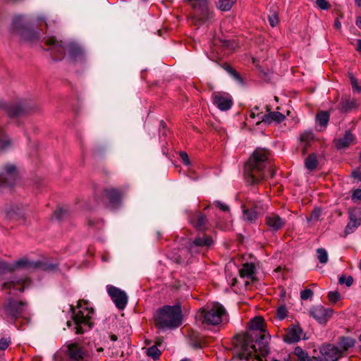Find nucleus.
<instances>
[{"instance_id": "f257e3e1", "label": "nucleus", "mask_w": 361, "mask_h": 361, "mask_svg": "<svg viewBox=\"0 0 361 361\" xmlns=\"http://www.w3.org/2000/svg\"><path fill=\"white\" fill-rule=\"evenodd\" d=\"M268 341L264 319L255 317L250 321V329L235 337V356L245 361H262L269 353Z\"/></svg>"}, {"instance_id": "f03ea898", "label": "nucleus", "mask_w": 361, "mask_h": 361, "mask_svg": "<svg viewBox=\"0 0 361 361\" xmlns=\"http://www.w3.org/2000/svg\"><path fill=\"white\" fill-rule=\"evenodd\" d=\"M271 153L266 149H256L245 164V176L250 184L273 178L276 170L271 163Z\"/></svg>"}, {"instance_id": "7ed1b4c3", "label": "nucleus", "mask_w": 361, "mask_h": 361, "mask_svg": "<svg viewBox=\"0 0 361 361\" xmlns=\"http://www.w3.org/2000/svg\"><path fill=\"white\" fill-rule=\"evenodd\" d=\"M87 305V301L79 300L76 307L73 305L71 306L72 321H68L67 326L70 328L73 326V330L75 334H82L93 326L91 319L94 310Z\"/></svg>"}, {"instance_id": "20e7f679", "label": "nucleus", "mask_w": 361, "mask_h": 361, "mask_svg": "<svg viewBox=\"0 0 361 361\" xmlns=\"http://www.w3.org/2000/svg\"><path fill=\"white\" fill-rule=\"evenodd\" d=\"M182 309L180 305H165L159 308L154 315V322L159 329H175L182 324Z\"/></svg>"}, {"instance_id": "39448f33", "label": "nucleus", "mask_w": 361, "mask_h": 361, "mask_svg": "<svg viewBox=\"0 0 361 361\" xmlns=\"http://www.w3.org/2000/svg\"><path fill=\"white\" fill-rule=\"evenodd\" d=\"M44 44L51 51V56L53 60L59 61L63 59L66 49L72 59H76L82 56V51L78 46L71 44L66 47L62 41H58L54 37H51L44 41Z\"/></svg>"}, {"instance_id": "423d86ee", "label": "nucleus", "mask_w": 361, "mask_h": 361, "mask_svg": "<svg viewBox=\"0 0 361 361\" xmlns=\"http://www.w3.org/2000/svg\"><path fill=\"white\" fill-rule=\"evenodd\" d=\"M225 314V308L221 305L215 303L200 309L195 318L204 326H216L221 323L222 316Z\"/></svg>"}, {"instance_id": "0eeeda50", "label": "nucleus", "mask_w": 361, "mask_h": 361, "mask_svg": "<svg viewBox=\"0 0 361 361\" xmlns=\"http://www.w3.org/2000/svg\"><path fill=\"white\" fill-rule=\"evenodd\" d=\"M27 305L26 302L8 298L0 308L1 317L7 322L15 324L18 319L23 317Z\"/></svg>"}, {"instance_id": "6e6552de", "label": "nucleus", "mask_w": 361, "mask_h": 361, "mask_svg": "<svg viewBox=\"0 0 361 361\" xmlns=\"http://www.w3.org/2000/svg\"><path fill=\"white\" fill-rule=\"evenodd\" d=\"M192 8V19L196 25H202L212 20L214 17L208 0H185Z\"/></svg>"}, {"instance_id": "1a4fd4ad", "label": "nucleus", "mask_w": 361, "mask_h": 361, "mask_svg": "<svg viewBox=\"0 0 361 361\" xmlns=\"http://www.w3.org/2000/svg\"><path fill=\"white\" fill-rule=\"evenodd\" d=\"M122 192L114 188H105L102 191L95 192V199L99 204L109 203L112 207L118 205L121 200Z\"/></svg>"}, {"instance_id": "9d476101", "label": "nucleus", "mask_w": 361, "mask_h": 361, "mask_svg": "<svg viewBox=\"0 0 361 361\" xmlns=\"http://www.w3.org/2000/svg\"><path fill=\"white\" fill-rule=\"evenodd\" d=\"M13 32L25 41L32 42L39 38V33L22 25V17L16 16L13 20Z\"/></svg>"}, {"instance_id": "9b49d317", "label": "nucleus", "mask_w": 361, "mask_h": 361, "mask_svg": "<svg viewBox=\"0 0 361 361\" xmlns=\"http://www.w3.org/2000/svg\"><path fill=\"white\" fill-rule=\"evenodd\" d=\"M66 361H85L87 356L86 349L78 343H71L64 345Z\"/></svg>"}, {"instance_id": "f8f14e48", "label": "nucleus", "mask_w": 361, "mask_h": 361, "mask_svg": "<svg viewBox=\"0 0 361 361\" xmlns=\"http://www.w3.org/2000/svg\"><path fill=\"white\" fill-rule=\"evenodd\" d=\"M18 178V172L15 165L6 164L0 173V189L5 187H12Z\"/></svg>"}, {"instance_id": "ddd939ff", "label": "nucleus", "mask_w": 361, "mask_h": 361, "mask_svg": "<svg viewBox=\"0 0 361 361\" xmlns=\"http://www.w3.org/2000/svg\"><path fill=\"white\" fill-rule=\"evenodd\" d=\"M214 244L212 238L207 234L198 235L189 244L188 250L191 254H199Z\"/></svg>"}, {"instance_id": "4468645a", "label": "nucleus", "mask_w": 361, "mask_h": 361, "mask_svg": "<svg viewBox=\"0 0 361 361\" xmlns=\"http://www.w3.org/2000/svg\"><path fill=\"white\" fill-rule=\"evenodd\" d=\"M107 293L118 310H123L128 302V295L121 289L111 285L106 286Z\"/></svg>"}, {"instance_id": "2eb2a0df", "label": "nucleus", "mask_w": 361, "mask_h": 361, "mask_svg": "<svg viewBox=\"0 0 361 361\" xmlns=\"http://www.w3.org/2000/svg\"><path fill=\"white\" fill-rule=\"evenodd\" d=\"M349 222L345 228V236L353 233L361 225V209L357 207L348 211Z\"/></svg>"}, {"instance_id": "dca6fc26", "label": "nucleus", "mask_w": 361, "mask_h": 361, "mask_svg": "<svg viewBox=\"0 0 361 361\" xmlns=\"http://www.w3.org/2000/svg\"><path fill=\"white\" fill-rule=\"evenodd\" d=\"M212 100L215 106L221 111H228L233 106L231 96L226 92H216L212 94Z\"/></svg>"}, {"instance_id": "f3484780", "label": "nucleus", "mask_w": 361, "mask_h": 361, "mask_svg": "<svg viewBox=\"0 0 361 361\" xmlns=\"http://www.w3.org/2000/svg\"><path fill=\"white\" fill-rule=\"evenodd\" d=\"M333 313V309L326 308L322 305L314 306L310 310V314L319 324H326Z\"/></svg>"}, {"instance_id": "a211bd4d", "label": "nucleus", "mask_w": 361, "mask_h": 361, "mask_svg": "<svg viewBox=\"0 0 361 361\" xmlns=\"http://www.w3.org/2000/svg\"><path fill=\"white\" fill-rule=\"evenodd\" d=\"M320 351L326 361H337L343 356V351L332 344L324 345Z\"/></svg>"}, {"instance_id": "6ab92c4d", "label": "nucleus", "mask_w": 361, "mask_h": 361, "mask_svg": "<svg viewBox=\"0 0 361 361\" xmlns=\"http://www.w3.org/2000/svg\"><path fill=\"white\" fill-rule=\"evenodd\" d=\"M30 279L27 277L13 278L9 281L5 282L2 284L1 287L3 290L7 289H15L20 292H23L25 288L30 284Z\"/></svg>"}, {"instance_id": "aec40b11", "label": "nucleus", "mask_w": 361, "mask_h": 361, "mask_svg": "<svg viewBox=\"0 0 361 361\" xmlns=\"http://www.w3.org/2000/svg\"><path fill=\"white\" fill-rule=\"evenodd\" d=\"M189 221L197 231H205L209 228V221L207 216L199 212L191 214Z\"/></svg>"}, {"instance_id": "412c9836", "label": "nucleus", "mask_w": 361, "mask_h": 361, "mask_svg": "<svg viewBox=\"0 0 361 361\" xmlns=\"http://www.w3.org/2000/svg\"><path fill=\"white\" fill-rule=\"evenodd\" d=\"M264 222L269 229L274 232L281 229L286 224V221L274 213H271L266 216Z\"/></svg>"}, {"instance_id": "4be33fe9", "label": "nucleus", "mask_w": 361, "mask_h": 361, "mask_svg": "<svg viewBox=\"0 0 361 361\" xmlns=\"http://www.w3.org/2000/svg\"><path fill=\"white\" fill-rule=\"evenodd\" d=\"M302 333V330L298 325H292L288 328L283 341L288 343H296L300 340Z\"/></svg>"}, {"instance_id": "5701e85b", "label": "nucleus", "mask_w": 361, "mask_h": 361, "mask_svg": "<svg viewBox=\"0 0 361 361\" xmlns=\"http://www.w3.org/2000/svg\"><path fill=\"white\" fill-rule=\"evenodd\" d=\"M268 114H264L261 116V120L257 122V125H259L261 123L270 124L272 121L281 123L285 119V116L279 111H270V109L267 106Z\"/></svg>"}, {"instance_id": "b1692460", "label": "nucleus", "mask_w": 361, "mask_h": 361, "mask_svg": "<svg viewBox=\"0 0 361 361\" xmlns=\"http://www.w3.org/2000/svg\"><path fill=\"white\" fill-rule=\"evenodd\" d=\"M30 111V109L27 105L20 103L11 105L6 109L8 115L12 118L24 115Z\"/></svg>"}, {"instance_id": "393cba45", "label": "nucleus", "mask_w": 361, "mask_h": 361, "mask_svg": "<svg viewBox=\"0 0 361 361\" xmlns=\"http://www.w3.org/2000/svg\"><path fill=\"white\" fill-rule=\"evenodd\" d=\"M357 106L358 105L355 99L342 97L338 105V109L343 113H348L353 109H356Z\"/></svg>"}, {"instance_id": "a878e982", "label": "nucleus", "mask_w": 361, "mask_h": 361, "mask_svg": "<svg viewBox=\"0 0 361 361\" xmlns=\"http://www.w3.org/2000/svg\"><path fill=\"white\" fill-rule=\"evenodd\" d=\"M256 267L253 263H244L242 268L239 270L240 276L242 278H249L254 281Z\"/></svg>"}, {"instance_id": "bb28decb", "label": "nucleus", "mask_w": 361, "mask_h": 361, "mask_svg": "<svg viewBox=\"0 0 361 361\" xmlns=\"http://www.w3.org/2000/svg\"><path fill=\"white\" fill-rule=\"evenodd\" d=\"M354 135L349 131L345 132L344 136L336 142L337 149H341L348 147L353 141Z\"/></svg>"}, {"instance_id": "cd10ccee", "label": "nucleus", "mask_w": 361, "mask_h": 361, "mask_svg": "<svg viewBox=\"0 0 361 361\" xmlns=\"http://www.w3.org/2000/svg\"><path fill=\"white\" fill-rule=\"evenodd\" d=\"M300 140L302 143H304L302 154H305L307 147L314 140V135L312 131H305L300 134Z\"/></svg>"}, {"instance_id": "c85d7f7f", "label": "nucleus", "mask_w": 361, "mask_h": 361, "mask_svg": "<svg viewBox=\"0 0 361 361\" xmlns=\"http://www.w3.org/2000/svg\"><path fill=\"white\" fill-rule=\"evenodd\" d=\"M355 340L350 337L342 336L339 338L338 345L339 349L343 351V355L349 348L355 345Z\"/></svg>"}, {"instance_id": "c756f323", "label": "nucleus", "mask_w": 361, "mask_h": 361, "mask_svg": "<svg viewBox=\"0 0 361 361\" xmlns=\"http://www.w3.org/2000/svg\"><path fill=\"white\" fill-rule=\"evenodd\" d=\"M243 219L250 223L255 222L258 216V212L246 208V205H243Z\"/></svg>"}, {"instance_id": "7c9ffc66", "label": "nucleus", "mask_w": 361, "mask_h": 361, "mask_svg": "<svg viewBox=\"0 0 361 361\" xmlns=\"http://www.w3.org/2000/svg\"><path fill=\"white\" fill-rule=\"evenodd\" d=\"M330 115L327 111H320L316 115V121L322 127L326 128L329 121Z\"/></svg>"}, {"instance_id": "2f4dec72", "label": "nucleus", "mask_w": 361, "mask_h": 361, "mask_svg": "<svg viewBox=\"0 0 361 361\" xmlns=\"http://www.w3.org/2000/svg\"><path fill=\"white\" fill-rule=\"evenodd\" d=\"M317 164L318 161L315 154H310L305 160V167L311 171L317 168Z\"/></svg>"}, {"instance_id": "473e14b6", "label": "nucleus", "mask_w": 361, "mask_h": 361, "mask_svg": "<svg viewBox=\"0 0 361 361\" xmlns=\"http://www.w3.org/2000/svg\"><path fill=\"white\" fill-rule=\"evenodd\" d=\"M8 266L11 267V270H6V272H13V271H14L18 268L31 267L32 264H31V262H30L27 260V259L22 258V259H20L17 260L13 264H8Z\"/></svg>"}, {"instance_id": "72a5a7b5", "label": "nucleus", "mask_w": 361, "mask_h": 361, "mask_svg": "<svg viewBox=\"0 0 361 361\" xmlns=\"http://www.w3.org/2000/svg\"><path fill=\"white\" fill-rule=\"evenodd\" d=\"M190 345L194 348H202L207 345V341L203 337L195 336L194 338H191Z\"/></svg>"}, {"instance_id": "f704fd0d", "label": "nucleus", "mask_w": 361, "mask_h": 361, "mask_svg": "<svg viewBox=\"0 0 361 361\" xmlns=\"http://www.w3.org/2000/svg\"><path fill=\"white\" fill-rule=\"evenodd\" d=\"M293 353L298 357L299 361H312L307 353L299 346L294 349Z\"/></svg>"}, {"instance_id": "c9c22d12", "label": "nucleus", "mask_w": 361, "mask_h": 361, "mask_svg": "<svg viewBox=\"0 0 361 361\" xmlns=\"http://www.w3.org/2000/svg\"><path fill=\"white\" fill-rule=\"evenodd\" d=\"M236 1L237 0H219L217 3V7L221 11H227L231 10Z\"/></svg>"}, {"instance_id": "e433bc0d", "label": "nucleus", "mask_w": 361, "mask_h": 361, "mask_svg": "<svg viewBox=\"0 0 361 361\" xmlns=\"http://www.w3.org/2000/svg\"><path fill=\"white\" fill-rule=\"evenodd\" d=\"M146 354L148 357H152L153 360H157L159 358L161 352V350L157 348V345H152L149 347L147 351Z\"/></svg>"}, {"instance_id": "4c0bfd02", "label": "nucleus", "mask_w": 361, "mask_h": 361, "mask_svg": "<svg viewBox=\"0 0 361 361\" xmlns=\"http://www.w3.org/2000/svg\"><path fill=\"white\" fill-rule=\"evenodd\" d=\"M224 69L239 83H243V80L238 72L228 64H226Z\"/></svg>"}, {"instance_id": "58836bf2", "label": "nucleus", "mask_w": 361, "mask_h": 361, "mask_svg": "<svg viewBox=\"0 0 361 361\" xmlns=\"http://www.w3.org/2000/svg\"><path fill=\"white\" fill-rule=\"evenodd\" d=\"M260 202L258 201L255 200H247L245 204L244 205H246V207H249L250 209L255 210L258 212V214L260 213L263 208L262 206L259 205Z\"/></svg>"}, {"instance_id": "ea45409f", "label": "nucleus", "mask_w": 361, "mask_h": 361, "mask_svg": "<svg viewBox=\"0 0 361 361\" xmlns=\"http://www.w3.org/2000/svg\"><path fill=\"white\" fill-rule=\"evenodd\" d=\"M317 259L321 264H326L328 262V254L325 249L318 248L317 250Z\"/></svg>"}, {"instance_id": "a19ab883", "label": "nucleus", "mask_w": 361, "mask_h": 361, "mask_svg": "<svg viewBox=\"0 0 361 361\" xmlns=\"http://www.w3.org/2000/svg\"><path fill=\"white\" fill-rule=\"evenodd\" d=\"M287 313L288 310L286 307L285 306H281L276 310L275 318L280 321L283 320L286 317Z\"/></svg>"}, {"instance_id": "79ce46f5", "label": "nucleus", "mask_w": 361, "mask_h": 361, "mask_svg": "<svg viewBox=\"0 0 361 361\" xmlns=\"http://www.w3.org/2000/svg\"><path fill=\"white\" fill-rule=\"evenodd\" d=\"M338 283L342 284H345L348 287H350L353 283V278L351 276L346 277L345 275H341L339 277Z\"/></svg>"}, {"instance_id": "37998d69", "label": "nucleus", "mask_w": 361, "mask_h": 361, "mask_svg": "<svg viewBox=\"0 0 361 361\" xmlns=\"http://www.w3.org/2000/svg\"><path fill=\"white\" fill-rule=\"evenodd\" d=\"M341 298V294L338 291H330L328 293V299L332 303H336Z\"/></svg>"}, {"instance_id": "c03bdc74", "label": "nucleus", "mask_w": 361, "mask_h": 361, "mask_svg": "<svg viewBox=\"0 0 361 361\" xmlns=\"http://www.w3.org/2000/svg\"><path fill=\"white\" fill-rule=\"evenodd\" d=\"M313 295V291L311 289L306 288L300 292V298L303 300L310 299Z\"/></svg>"}, {"instance_id": "a18cd8bd", "label": "nucleus", "mask_w": 361, "mask_h": 361, "mask_svg": "<svg viewBox=\"0 0 361 361\" xmlns=\"http://www.w3.org/2000/svg\"><path fill=\"white\" fill-rule=\"evenodd\" d=\"M317 6L322 10H328L331 5L326 0H316Z\"/></svg>"}, {"instance_id": "49530a36", "label": "nucleus", "mask_w": 361, "mask_h": 361, "mask_svg": "<svg viewBox=\"0 0 361 361\" xmlns=\"http://www.w3.org/2000/svg\"><path fill=\"white\" fill-rule=\"evenodd\" d=\"M350 83L352 87L354 90H357L359 92H361V87L358 85V82L357 79L354 76H350Z\"/></svg>"}, {"instance_id": "de8ad7c7", "label": "nucleus", "mask_w": 361, "mask_h": 361, "mask_svg": "<svg viewBox=\"0 0 361 361\" xmlns=\"http://www.w3.org/2000/svg\"><path fill=\"white\" fill-rule=\"evenodd\" d=\"M10 343H11L10 340H8L6 338H1L0 339V350H6L8 347Z\"/></svg>"}, {"instance_id": "09e8293b", "label": "nucleus", "mask_w": 361, "mask_h": 361, "mask_svg": "<svg viewBox=\"0 0 361 361\" xmlns=\"http://www.w3.org/2000/svg\"><path fill=\"white\" fill-rule=\"evenodd\" d=\"M11 267L8 266V264L0 260V274H4L6 273V270H11Z\"/></svg>"}, {"instance_id": "8fccbe9b", "label": "nucleus", "mask_w": 361, "mask_h": 361, "mask_svg": "<svg viewBox=\"0 0 361 361\" xmlns=\"http://www.w3.org/2000/svg\"><path fill=\"white\" fill-rule=\"evenodd\" d=\"M214 204L219 207L223 212H228L229 207L224 203L221 202L220 201H214Z\"/></svg>"}, {"instance_id": "3c124183", "label": "nucleus", "mask_w": 361, "mask_h": 361, "mask_svg": "<svg viewBox=\"0 0 361 361\" xmlns=\"http://www.w3.org/2000/svg\"><path fill=\"white\" fill-rule=\"evenodd\" d=\"M3 133H4L3 130L1 128H0V137H1V135H3ZM9 145H10L9 140H4L1 137H0V148L1 149H4L6 147H8Z\"/></svg>"}, {"instance_id": "603ef678", "label": "nucleus", "mask_w": 361, "mask_h": 361, "mask_svg": "<svg viewBox=\"0 0 361 361\" xmlns=\"http://www.w3.org/2000/svg\"><path fill=\"white\" fill-rule=\"evenodd\" d=\"M268 20H269V23L271 27H275L279 23V19L276 14L269 16Z\"/></svg>"}, {"instance_id": "864d4df0", "label": "nucleus", "mask_w": 361, "mask_h": 361, "mask_svg": "<svg viewBox=\"0 0 361 361\" xmlns=\"http://www.w3.org/2000/svg\"><path fill=\"white\" fill-rule=\"evenodd\" d=\"M353 201L360 200L361 201V189H356L353 191L351 196Z\"/></svg>"}, {"instance_id": "5fc2aeb1", "label": "nucleus", "mask_w": 361, "mask_h": 361, "mask_svg": "<svg viewBox=\"0 0 361 361\" xmlns=\"http://www.w3.org/2000/svg\"><path fill=\"white\" fill-rule=\"evenodd\" d=\"M179 155L182 159V161L185 165L190 164V159L188 154L185 152H180Z\"/></svg>"}, {"instance_id": "6e6d98bb", "label": "nucleus", "mask_w": 361, "mask_h": 361, "mask_svg": "<svg viewBox=\"0 0 361 361\" xmlns=\"http://www.w3.org/2000/svg\"><path fill=\"white\" fill-rule=\"evenodd\" d=\"M352 177L361 181V167L353 170L351 173Z\"/></svg>"}, {"instance_id": "4d7b16f0", "label": "nucleus", "mask_w": 361, "mask_h": 361, "mask_svg": "<svg viewBox=\"0 0 361 361\" xmlns=\"http://www.w3.org/2000/svg\"><path fill=\"white\" fill-rule=\"evenodd\" d=\"M66 213V210H63V209H59L55 211L54 215L58 219H61L63 216V214Z\"/></svg>"}, {"instance_id": "13d9d810", "label": "nucleus", "mask_w": 361, "mask_h": 361, "mask_svg": "<svg viewBox=\"0 0 361 361\" xmlns=\"http://www.w3.org/2000/svg\"><path fill=\"white\" fill-rule=\"evenodd\" d=\"M42 269L45 271H53L55 269H56V265L51 264H44Z\"/></svg>"}, {"instance_id": "bf43d9fd", "label": "nucleus", "mask_w": 361, "mask_h": 361, "mask_svg": "<svg viewBox=\"0 0 361 361\" xmlns=\"http://www.w3.org/2000/svg\"><path fill=\"white\" fill-rule=\"evenodd\" d=\"M320 215V210L319 209H314L311 214V219H317Z\"/></svg>"}, {"instance_id": "052dcab7", "label": "nucleus", "mask_w": 361, "mask_h": 361, "mask_svg": "<svg viewBox=\"0 0 361 361\" xmlns=\"http://www.w3.org/2000/svg\"><path fill=\"white\" fill-rule=\"evenodd\" d=\"M163 342H164V339H163V338H158L156 340L155 343H154V345H157V348H158L159 346H161V344L163 343Z\"/></svg>"}, {"instance_id": "680f3d73", "label": "nucleus", "mask_w": 361, "mask_h": 361, "mask_svg": "<svg viewBox=\"0 0 361 361\" xmlns=\"http://www.w3.org/2000/svg\"><path fill=\"white\" fill-rule=\"evenodd\" d=\"M334 27L337 30H339L341 27V23L338 18H336L334 22Z\"/></svg>"}, {"instance_id": "e2e57ef3", "label": "nucleus", "mask_w": 361, "mask_h": 361, "mask_svg": "<svg viewBox=\"0 0 361 361\" xmlns=\"http://www.w3.org/2000/svg\"><path fill=\"white\" fill-rule=\"evenodd\" d=\"M356 25L361 29V16H358L355 21Z\"/></svg>"}, {"instance_id": "0e129e2a", "label": "nucleus", "mask_w": 361, "mask_h": 361, "mask_svg": "<svg viewBox=\"0 0 361 361\" xmlns=\"http://www.w3.org/2000/svg\"><path fill=\"white\" fill-rule=\"evenodd\" d=\"M357 50L359 51H361V39L357 40Z\"/></svg>"}, {"instance_id": "69168bd1", "label": "nucleus", "mask_w": 361, "mask_h": 361, "mask_svg": "<svg viewBox=\"0 0 361 361\" xmlns=\"http://www.w3.org/2000/svg\"><path fill=\"white\" fill-rule=\"evenodd\" d=\"M87 224L90 226H94L96 224V222L94 220L89 219Z\"/></svg>"}, {"instance_id": "338daca9", "label": "nucleus", "mask_w": 361, "mask_h": 361, "mask_svg": "<svg viewBox=\"0 0 361 361\" xmlns=\"http://www.w3.org/2000/svg\"><path fill=\"white\" fill-rule=\"evenodd\" d=\"M110 339L112 341H116L118 340V337L117 336H116L115 334H111L110 335Z\"/></svg>"}, {"instance_id": "774afa93", "label": "nucleus", "mask_w": 361, "mask_h": 361, "mask_svg": "<svg viewBox=\"0 0 361 361\" xmlns=\"http://www.w3.org/2000/svg\"><path fill=\"white\" fill-rule=\"evenodd\" d=\"M256 115H257L256 113L254 111H252L250 114V118H255Z\"/></svg>"}]
</instances>
